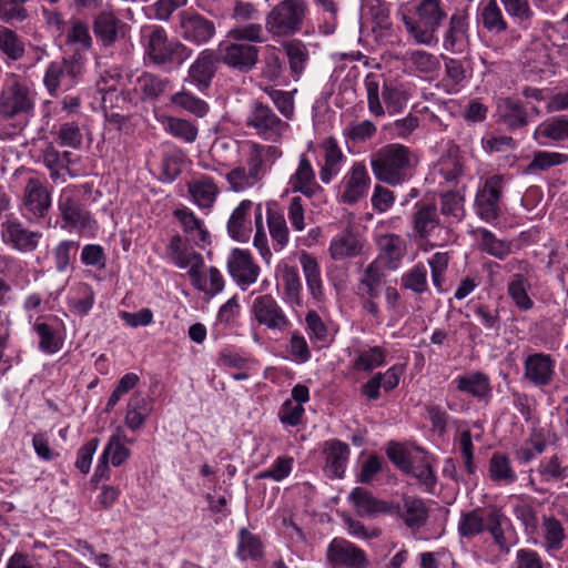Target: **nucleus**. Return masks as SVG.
<instances>
[{"mask_svg":"<svg viewBox=\"0 0 568 568\" xmlns=\"http://www.w3.org/2000/svg\"><path fill=\"white\" fill-rule=\"evenodd\" d=\"M348 500L353 504L356 513L361 517H375L390 510V506L387 501L376 498L371 491L363 487H355L351 491Z\"/></svg>","mask_w":568,"mask_h":568,"instance_id":"bb28decb","label":"nucleus"},{"mask_svg":"<svg viewBox=\"0 0 568 568\" xmlns=\"http://www.w3.org/2000/svg\"><path fill=\"white\" fill-rule=\"evenodd\" d=\"M125 436L118 432L109 438L106 446L103 449L102 456L114 466H121L130 457V449L125 446Z\"/></svg>","mask_w":568,"mask_h":568,"instance_id":"3c124183","label":"nucleus"},{"mask_svg":"<svg viewBox=\"0 0 568 568\" xmlns=\"http://www.w3.org/2000/svg\"><path fill=\"white\" fill-rule=\"evenodd\" d=\"M505 113L503 120L510 130H517L528 124V113L519 99L506 98L504 100Z\"/></svg>","mask_w":568,"mask_h":568,"instance_id":"49530a36","label":"nucleus"},{"mask_svg":"<svg viewBox=\"0 0 568 568\" xmlns=\"http://www.w3.org/2000/svg\"><path fill=\"white\" fill-rule=\"evenodd\" d=\"M285 68L280 52L276 48L268 49L263 58L262 77L268 81H276Z\"/></svg>","mask_w":568,"mask_h":568,"instance_id":"0e129e2a","label":"nucleus"},{"mask_svg":"<svg viewBox=\"0 0 568 568\" xmlns=\"http://www.w3.org/2000/svg\"><path fill=\"white\" fill-rule=\"evenodd\" d=\"M283 50L287 58L291 77L294 81H298L308 65L310 50L303 41L297 39L285 41Z\"/></svg>","mask_w":568,"mask_h":568,"instance_id":"c756f323","label":"nucleus"},{"mask_svg":"<svg viewBox=\"0 0 568 568\" xmlns=\"http://www.w3.org/2000/svg\"><path fill=\"white\" fill-rule=\"evenodd\" d=\"M41 161L50 172V179L58 182L63 170L69 171L60 158V151L49 143L41 152Z\"/></svg>","mask_w":568,"mask_h":568,"instance_id":"052dcab7","label":"nucleus"},{"mask_svg":"<svg viewBox=\"0 0 568 568\" xmlns=\"http://www.w3.org/2000/svg\"><path fill=\"white\" fill-rule=\"evenodd\" d=\"M32 327L39 337V349L41 352L54 354L62 348L64 339L55 327L49 323L39 321H37Z\"/></svg>","mask_w":568,"mask_h":568,"instance_id":"f704fd0d","label":"nucleus"},{"mask_svg":"<svg viewBox=\"0 0 568 568\" xmlns=\"http://www.w3.org/2000/svg\"><path fill=\"white\" fill-rule=\"evenodd\" d=\"M293 463V457H277L270 468L261 471L256 477L260 479L281 481L291 474Z\"/></svg>","mask_w":568,"mask_h":568,"instance_id":"774afa93","label":"nucleus"},{"mask_svg":"<svg viewBox=\"0 0 568 568\" xmlns=\"http://www.w3.org/2000/svg\"><path fill=\"white\" fill-rule=\"evenodd\" d=\"M226 267L232 280L242 290L254 284L261 272V268L255 263L251 252L248 250L237 247L230 252L226 261Z\"/></svg>","mask_w":568,"mask_h":568,"instance_id":"2eb2a0df","label":"nucleus"},{"mask_svg":"<svg viewBox=\"0 0 568 568\" xmlns=\"http://www.w3.org/2000/svg\"><path fill=\"white\" fill-rule=\"evenodd\" d=\"M2 241L21 253L37 250L42 233L27 229L18 219H8L1 224Z\"/></svg>","mask_w":568,"mask_h":568,"instance_id":"dca6fc26","label":"nucleus"},{"mask_svg":"<svg viewBox=\"0 0 568 568\" xmlns=\"http://www.w3.org/2000/svg\"><path fill=\"white\" fill-rule=\"evenodd\" d=\"M532 138L540 146H548L551 142L568 139V118L557 116L539 124L535 129Z\"/></svg>","mask_w":568,"mask_h":568,"instance_id":"7c9ffc66","label":"nucleus"},{"mask_svg":"<svg viewBox=\"0 0 568 568\" xmlns=\"http://www.w3.org/2000/svg\"><path fill=\"white\" fill-rule=\"evenodd\" d=\"M221 59L217 50H202L190 65L186 80L200 90L207 89L217 71Z\"/></svg>","mask_w":568,"mask_h":568,"instance_id":"aec40b11","label":"nucleus"},{"mask_svg":"<svg viewBox=\"0 0 568 568\" xmlns=\"http://www.w3.org/2000/svg\"><path fill=\"white\" fill-rule=\"evenodd\" d=\"M359 251V241L349 232L335 236L329 245V253L334 260L355 256Z\"/></svg>","mask_w":568,"mask_h":568,"instance_id":"c03bdc74","label":"nucleus"},{"mask_svg":"<svg viewBox=\"0 0 568 568\" xmlns=\"http://www.w3.org/2000/svg\"><path fill=\"white\" fill-rule=\"evenodd\" d=\"M397 13L400 14L407 32L417 44L433 45L438 42L435 33L447 18L442 0H420L415 7L417 19L409 17L403 8Z\"/></svg>","mask_w":568,"mask_h":568,"instance_id":"7ed1b4c3","label":"nucleus"},{"mask_svg":"<svg viewBox=\"0 0 568 568\" xmlns=\"http://www.w3.org/2000/svg\"><path fill=\"white\" fill-rule=\"evenodd\" d=\"M402 287L422 294L427 290V270L423 264L415 265L402 276Z\"/></svg>","mask_w":568,"mask_h":568,"instance_id":"680f3d73","label":"nucleus"},{"mask_svg":"<svg viewBox=\"0 0 568 568\" xmlns=\"http://www.w3.org/2000/svg\"><path fill=\"white\" fill-rule=\"evenodd\" d=\"M176 31L184 41L201 47L215 37L216 27L214 21L196 11L182 10L178 14Z\"/></svg>","mask_w":568,"mask_h":568,"instance_id":"0eeeda50","label":"nucleus"},{"mask_svg":"<svg viewBox=\"0 0 568 568\" xmlns=\"http://www.w3.org/2000/svg\"><path fill=\"white\" fill-rule=\"evenodd\" d=\"M326 560L331 568H366L365 551L344 538H334L327 546Z\"/></svg>","mask_w":568,"mask_h":568,"instance_id":"ddd939ff","label":"nucleus"},{"mask_svg":"<svg viewBox=\"0 0 568 568\" xmlns=\"http://www.w3.org/2000/svg\"><path fill=\"white\" fill-rule=\"evenodd\" d=\"M568 161V154L558 152L537 151L534 153L531 162L526 166L525 173L530 174L536 171H547L552 166L564 164Z\"/></svg>","mask_w":568,"mask_h":568,"instance_id":"864d4df0","label":"nucleus"},{"mask_svg":"<svg viewBox=\"0 0 568 568\" xmlns=\"http://www.w3.org/2000/svg\"><path fill=\"white\" fill-rule=\"evenodd\" d=\"M197 282L192 284L201 292L214 296L221 293L224 288V278L221 272L215 267L211 266L207 270V274L201 273V268H197Z\"/></svg>","mask_w":568,"mask_h":568,"instance_id":"5fc2aeb1","label":"nucleus"},{"mask_svg":"<svg viewBox=\"0 0 568 568\" xmlns=\"http://www.w3.org/2000/svg\"><path fill=\"white\" fill-rule=\"evenodd\" d=\"M485 526V510L480 507L474 508L469 511H462L458 521L457 530L462 538H474L484 532Z\"/></svg>","mask_w":568,"mask_h":568,"instance_id":"4c0bfd02","label":"nucleus"},{"mask_svg":"<svg viewBox=\"0 0 568 568\" xmlns=\"http://www.w3.org/2000/svg\"><path fill=\"white\" fill-rule=\"evenodd\" d=\"M393 465L417 479L425 493L434 494L437 475L425 449L414 444L393 442Z\"/></svg>","mask_w":568,"mask_h":568,"instance_id":"f257e3e1","label":"nucleus"},{"mask_svg":"<svg viewBox=\"0 0 568 568\" xmlns=\"http://www.w3.org/2000/svg\"><path fill=\"white\" fill-rule=\"evenodd\" d=\"M288 184L293 192H300L307 197H312L321 190L315 180L314 169L305 154L300 156L298 166L290 178Z\"/></svg>","mask_w":568,"mask_h":568,"instance_id":"c85d7f7f","label":"nucleus"},{"mask_svg":"<svg viewBox=\"0 0 568 568\" xmlns=\"http://www.w3.org/2000/svg\"><path fill=\"white\" fill-rule=\"evenodd\" d=\"M171 101L173 104L200 118L204 116L209 111V105L204 100L187 92H178L173 94Z\"/></svg>","mask_w":568,"mask_h":568,"instance_id":"e2e57ef3","label":"nucleus"},{"mask_svg":"<svg viewBox=\"0 0 568 568\" xmlns=\"http://www.w3.org/2000/svg\"><path fill=\"white\" fill-rule=\"evenodd\" d=\"M417 163V155L408 146L393 143V186L410 179Z\"/></svg>","mask_w":568,"mask_h":568,"instance_id":"cd10ccee","label":"nucleus"},{"mask_svg":"<svg viewBox=\"0 0 568 568\" xmlns=\"http://www.w3.org/2000/svg\"><path fill=\"white\" fill-rule=\"evenodd\" d=\"M129 26L112 12H101L93 20V32L103 47H111L124 39Z\"/></svg>","mask_w":568,"mask_h":568,"instance_id":"5701e85b","label":"nucleus"},{"mask_svg":"<svg viewBox=\"0 0 568 568\" xmlns=\"http://www.w3.org/2000/svg\"><path fill=\"white\" fill-rule=\"evenodd\" d=\"M281 281L286 301L300 305L302 282L298 270L295 266L285 264L282 268Z\"/></svg>","mask_w":568,"mask_h":568,"instance_id":"09e8293b","label":"nucleus"},{"mask_svg":"<svg viewBox=\"0 0 568 568\" xmlns=\"http://www.w3.org/2000/svg\"><path fill=\"white\" fill-rule=\"evenodd\" d=\"M480 17L484 28L488 31L500 33L507 30V22L505 21L496 0H489L485 4Z\"/></svg>","mask_w":568,"mask_h":568,"instance_id":"6e6d98bb","label":"nucleus"},{"mask_svg":"<svg viewBox=\"0 0 568 568\" xmlns=\"http://www.w3.org/2000/svg\"><path fill=\"white\" fill-rule=\"evenodd\" d=\"M485 531L491 536L494 544L505 554L509 552L511 546L518 540L510 518L496 505L485 508Z\"/></svg>","mask_w":568,"mask_h":568,"instance_id":"9d476101","label":"nucleus"},{"mask_svg":"<svg viewBox=\"0 0 568 568\" xmlns=\"http://www.w3.org/2000/svg\"><path fill=\"white\" fill-rule=\"evenodd\" d=\"M530 286L528 278L521 273L515 274L508 283L507 293L520 311H529L534 307V301L528 295Z\"/></svg>","mask_w":568,"mask_h":568,"instance_id":"ea45409f","label":"nucleus"},{"mask_svg":"<svg viewBox=\"0 0 568 568\" xmlns=\"http://www.w3.org/2000/svg\"><path fill=\"white\" fill-rule=\"evenodd\" d=\"M556 361L550 354L534 353L524 361L525 377L535 386H548L555 375Z\"/></svg>","mask_w":568,"mask_h":568,"instance_id":"4be33fe9","label":"nucleus"},{"mask_svg":"<svg viewBox=\"0 0 568 568\" xmlns=\"http://www.w3.org/2000/svg\"><path fill=\"white\" fill-rule=\"evenodd\" d=\"M33 106L26 87L13 84L0 95V115L4 119L29 112Z\"/></svg>","mask_w":568,"mask_h":568,"instance_id":"b1692460","label":"nucleus"},{"mask_svg":"<svg viewBox=\"0 0 568 568\" xmlns=\"http://www.w3.org/2000/svg\"><path fill=\"white\" fill-rule=\"evenodd\" d=\"M150 410V403L144 395H132L126 406L125 425L132 430L140 429L145 423Z\"/></svg>","mask_w":568,"mask_h":568,"instance_id":"72a5a7b5","label":"nucleus"},{"mask_svg":"<svg viewBox=\"0 0 568 568\" xmlns=\"http://www.w3.org/2000/svg\"><path fill=\"white\" fill-rule=\"evenodd\" d=\"M324 454L326 463L324 471L329 478H342L349 457V447L347 444L332 439L325 443Z\"/></svg>","mask_w":568,"mask_h":568,"instance_id":"a878e982","label":"nucleus"},{"mask_svg":"<svg viewBox=\"0 0 568 568\" xmlns=\"http://www.w3.org/2000/svg\"><path fill=\"white\" fill-rule=\"evenodd\" d=\"M373 17V32L377 38H383L388 34L390 29L389 9L387 3L377 1L372 6Z\"/></svg>","mask_w":568,"mask_h":568,"instance_id":"338daca9","label":"nucleus"},{"mask_svg":"<svg viewBox=\"0 0 568 568\" xmlns=\"http://www.w3.org/2000/svg\"><path fill=\"white\" fill-rule=\"evenodd\" d=\"M489 476L493 481L514 483L516 474L510 466L509 458L501 453H495L489 462Z\"/></svg>","mask_w":568,"mask_h":568,"instance_id":"4d7b16f0","label":"nucleus"},{"mask_svg":"<svg viewBox=\"0 0 568 568\" xmlns=\"http://www.w3.org/2000/svg\"><path fill=\"white\" fill-rule=\"evenodd\" d=\"M266 220L274 250H283L288 243V229L284 215L275 211L271 204H267Z\"/></svg>","mask_w":568,"mask_h":568,"instance_id":"e433bc0d","label":"nucleus"},{"mask_svg":"<svg viewBox=\"0 0 568 568\" xmlns=\"http://www.w3.org/2000/svg\"><path fill=\"white\" fill-rule=\"evenodd\" d=\"M217 52L221 62L242 73L250 72L258 62V48L246 42H235L230 39L222 41L217 47Z\"/></svg>","mask_w":568,"mask_h":568,"instance_id":"9b49d317","label":"nucleus"},{"mask_svg":"<svg viewBox=\"0 0 568 568\" xmlns=\"http://www.w3.org/2000/svg\"><path fill=\"white\" fill-rule=\"evenodd\" d=\"M246 123L264 139L273 141L281 135L286 126V123L268 105L258 102L254 103Z\"/></svg>","mask_w":568,"mask_h":568,"instance_id":"6ab92c4d","label":"nucleus"},{"mask_svg":"<svg viewBox=\"0 0 568 568\" xmlns=\"http://www.w3.org/2000/svg\"><path fill=\"white\" fill-rule=\"evenodd\" d=\"M143 38L145 59L166 70L181 67L193 53L181 41L170 40L166 31L159 26L150 27Z\"/></svg>","mask_w":568,"mask_h":568,"instance_id":"f03ea898","label":"nucleus"},{"mask_svg":"<svg viewBox=\"0 0 568 568\" xmlns=\"http://www.w3.org/2000/svg\"><path fill=\"white\" fill-rule=\"evenodd\" d=\"M372 170L375 178L390 183V145H384L372 155Z\"/></svg>","mask_w":568,"mask_h":568,"instance_id":"bf43d9fd","label":"nucleus"},{"mask_svg":"<svg viewBox=\"0 0 568 568\" xmlns=\"http://www.w3.org/2000/svg\"><path fill=\"white\" fill-rule=\"evenodd\" d=\"M505 184L503 174L488 176L484 185L478 189L475 196V209L477 215L487 223H494L501 215L500 200Z\"/></svg>","mask_w":568,"mask_h":568,"instance_id":"6e6552de","label":"nucleus"},{"mask_svg":"<svg viewBox=\"0 0 568 568\" xmlns=\"http://www.w3.org/2000/svg\"><path fill=\"white\" fill-rule=\"evenodd\" d=\"M393 513L413 535L420 532L430 515L423 498L407 494H403L396 505L393 504Z\"/></svg>","mask_w":568,"mask_h":568,"instance_id":"f8f14e48","label":"nucleus"},{"mask_svg":"<svg viewBox=\"0 0 568 568\" xmlns=\"http://www.w3.org/2000/svg\"><path fill=\"white\" fill-rule=\"evenodd\" d=\"M67 43L68 44H77L80 50H89L92 45V38L89 32V27L87 23L75 20L72 22V27L67 34Z\"/></svg>","mask_w":568,"mask_h":568,"instance_id":"69168bd1","label":"nucleus"},{"mask_svg":"<svg viewBox=\"0 0 568 568\" xmlns=\"http://www.w3.org/2000/svg\"><path fill=\"white\" fill-rule=\"evenodd\" d=\"M542 481H565L568 480V465H562L558 455L549 458H542L537 468ZM568 486V481L566 483Z\"/></svg>","mask_w":568,"mask_h":568,"instance_id":"a18cd8bd","label":"nucleus"},{"mask_svg":"<svg viewBox=\"0 0 568 568\" xmlns=\"http://www.w3.org/2000/svg\"><path fill=\"white\" fill-rule=\"evenodd\" d=\"M58 210L67 226L84 230L91 227L92 217L81 202V191L77 185H69L61 190L58 199Z\"/></svg>","mask_w":568,"mask_h":568,"instance_id":"1a4fd4ad","label":"nucleus"},{"mask_svg":"<svg viewBox=\"0 0 568 568\" xmlns=\"http://www.w3.org/2000/svg\"><path fill=\"white\" fill-rule=\"evenodd\" d=\"M375 236L382 254L369 264L361 282L363 290L372 297L377 295L382 277L385 276L383 270L390 266V235L385 222L376 226Z\"/></svg>","mask_w":568,"mask_h":568,"instance_id":"423d86ee","label":"nucleus"},{"mask_svg":"<svg viewBox=\"0 0 568 568\" xmlns=\"http://www.w3.org/2000/svg\"><path fill=\"white\" fill-rule=\"evenodd\" d=\"M52 203L51 191L38 178H29L22 194V210L34 219L44 217Z\"/></svg>","mask_w":568,"mask_h":568,"instance_id":"f3484780","label":"nucleus"},{"mask_svg":"<svg viewBox=\"0 0 568 568\" xmlns=\"http://www.w3.org/2000/svg\"><path fill=\"white\" fill-rule=\"evenodd\" d=\"M455 382L459 392L467 393L478 400L488 402L491 395L489 377L483 372L458 376Z\"/></svg>","mask_w":568,"mask_h":568,"instance_id":"2f4dec72","label":"nucleus"},{"mask_svg":"<svg viewBox=\"0 0 568 568\" xmlns=\"http://www.w3.org/2000/svg\"><path fill=\"white\" fill-rule=\"evenodd\" d=\"M169 83L168 79L144 72L138 78L135 90L141 93L142 100H155L165 92Z\"/></svg>","mask_w":568,"mask_h":568,"instance_id":"79ce46f5","label":"nucleus"},{"mask_svg":"<svg viewBox=\"0 0 568 568\" xmlns=\"http://www.w3.org/2000/svg\"><path fill=\"white\" fill-rule=\"evenodd\" d=\"M164 128L172 136L185 143H193L199 134V129L194 123L174 116H169L165 120Z\"/></svg>","mask_w":568,"mask_h":568,"instance_id":"8fccbe9b","label":"nucleus"},{"mask_svg":"<svg viewBox=\"0 0 568 568\" xmlns=\"http://www.w3.org/2000/svg\"><path fill=\"white\" fill-rule=\"evenodd\" d=\"M168 257L180 268H187V275L191 282H197V268L204 265L203 257L192 248H189L181 235L175 234L171 237L166 246Z\"/></svg>","mask_w":568,"mask_h":568,"instance_id":"a211bd4d","label":"nucleus"},{"mask_svg":"<svg viewBox=\"0 0 568 568\" xmlns=\"http://www.w3.org/2000/svg\"><path fill=\"white\" fill-rule=\"evenodd\" d=\"M189 192L193 201L202 209H210L215 202L217 186L211 178H203L189 184Z\"/></svg>","mask_w":568,"mask_h":568,"instance_id":"a19ab883","label":"nucleus"},{"mask_svg":"<svg viewBox=\"0 0 568 568\" xmlns=\"http://www.w3.org/2000/svg\"><path fill=\"white\" fill-rule=\"evenodd\" d=\"M478 233L480 235V251L498 260H505L511 253V241L497 239L496 235L488 229H479Z\"/></svg>","mask_w":568,"mask_h":568,"instance_id":"58836bf2","label":"nucleus"},{"mask_svg":"<svg viewBox=\"0 0 568 568\" xmlns=\"http://www.w3.org/2000/svg\"><path fill=\"white\" fill-rule=\"evenodd\" d=\"M173 215L182 224L183 231L192 235L195 241L205 243L209 240V232L190 209H176Z\"/></svg>","mask_w":568,"mask_h":568,"instance_id":"37998d69","label":"nucleus"},{"mask_svg":"<svg viewBox=\"0 0 568 568\" xmlns=\"http://www.w3.org/2000/svg\"><path fill=\"white\" fill-rule=\"evenodd\" d=\"M307 13L303 0H283L265 16V31L273 38H290L301 32Z\"/></svg>","mask_w":568,"mask_h":568,"instance_id":"20e7f679","label":"nucleus"},{"mask_svg":"<svg viewBox=\"0 0 568 568\" xmlns=\"http://www.w3.org/2000/svg\"><path fill=\"white\" fill-rule=\"evenodd\" d=\"M414 214V229L422 236H428L429 233L439 226V216L437 214L436 203L419 204L416 203Z\"/></svg>","mask_w":568,"mask_h":568,"instance_id":"c9c22d12","label":"nucleus"},{"mask_svg":"<svg viewBox=\"0 0 568 568\" xmlns=\"http://www.w3.org/2000/svg\"><path fill=\"white\" fill-rule=\"evenodd\" d=\"M262 554L263 545L260 537L250 532L247 529L242 528L237 545V556L242 560H256L262 557Z\"/></svg>","mask_w":568,"mask_h":568,"instance_id":"603ef678","label":"nucleus"},{"mask_svg":"<svg viewBox=\"0 0 568 568\" xmlns=\"http://www.w3.org/2000/svg\"><path fill=\"white\" fill-rule=\"evenodd\" d=\"M251 314L258 325L272 331H284L291 324L285 312L271 294L255 297L251 305Z\"/></svg>","mask_w":568,"mask_h":568,"instance_id":"4468645a","label":"nucleus"},{"mask_svg":"<svg viewBox=\"0 0 568 568\" xmlns=\"http://www.w3.org/2000/svg\"><path fill=\"white\" fill-rule=\"evenodd\" d=\"M298 260L311 295L320 301L323 297V282L316 258L306 252H302Z\"/></svg>","mask_w":568,"mask_h":568,"instance_id":"473e14b6","label":"nucleus"},{"mask_svg":"<svg viewBox=\"0 0 568 568\" xmlns=\"http://www.w3.org/2000/svg\"><path fill=\"white\" fill-rule=\"evenodd\" d=\"M254 203L251 200H243L232 212L227 221V233L237 242H246L251 237L252 223L251 212Z\"/></svg>","mask_w":568,"mask_h":568,"instance_id":"393cba45","label":"nucleus"},{"mask_svg":"<svg viewBox=\"0 0 568 568\" xmlns=\"http://www.w3.org/2000/svg\"><path fill=\"white\" fill-rule=\"evenodd\" d=\"M0 50L10 59L18 60L24 53V45L16 31L3 27L0 29Z\"/></svg>","mask_w":568,"mask_h":568,"instance_id":"13d9d810","label":"nucleus"},{"mask_svg":"<svg viewBox=\"0 0 568 568\" xmlns=\"http://www.w3.org/2000/svg\"><path fill=\"white\" fill-rule=\"evenodd\" d=\"M371 178L363 162H355L344 175L341 187V201L345 204H355L363 199L368 190Z\"/></svg>","mask_w":568,"mask_h":568,"instance_id":"412c9836","label":"nucleus"},{"mask_svg":"<svg viewBox=\"0 0 568 568\" xmlns=\"http://www.w3.org/2000/svg\"><path fill=\"white\" fill-rule=\"evenodd\" d=\"M227 39L235 42L262 43L266 41L264 28L260 23H246L236 26L227 31Z\"/></svg>","mask_w":568,"mask_h":568,"instance_id":"de8ad7c7","label":"nucleus"},{"mask_svg":"<svg viewBox=\"0 0 568 568\" xmlns=\"http://www.w3.org/2000/svg\"><path fill=\"white\" fill-rule=\"evenodd\" d=\"M84 70V58L75 51L70 57L49 63L43 83L51 97H57L60 91H69L81 80Z\"/></svg>","mask_w":568,"mask_h":568,"instance_id":"39448f33","label":"nucleus"}]
</instances>
